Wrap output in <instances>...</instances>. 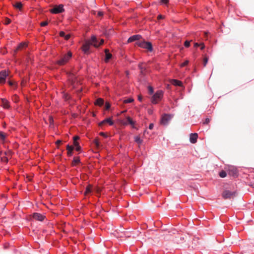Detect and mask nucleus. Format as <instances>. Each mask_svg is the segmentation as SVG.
Returning a JSON list of instances; mask_svg holds the SVG:
<instances>
[{
    "mask_svg": "<svg viewBox=\"0 0 254 254\" xmlns=\"http://www.w3.org/2000/svg\"><path fill=\"white\" fill-rule=\"evenodd\" d=\"M72 57V53L71 51H68L67 53L63 54L61 58L56 62V64L60 66L66 64Z\"/></svg>",
    "mask_w": 254,
    "mask_h": 254,
    "instance_id": "obj_1",
    "label": "nucleus"
},
{
    "mask_svg": "<svg viewBox=\"0 0 254 254\" xmlns=\"http://www.w3.org/2000/svg\"><path fill=\"white\" fill-rule=\"evenodd\" d=\"M164 92L161 90L157 91L151 97V102L153 104H158L163 98Z\"/></svg>",
    "mask_w": 254,
    "mask_h": 254,
    "instance_id": "obj_2",
    "label": "nucleus"
},
{
    "mask_svg": "<svg viewBox=\"0 0 254 254\" xmlns=\"http://www.w3.org/2000/svg\"><path fill=\"white\" fill-rule=\"evenodd\" d=\"M136 44L140 48L147 50L149 52L153 51V49L152 45L150 42H147L145 41H138L136 43Z\"/></svg>",
    "mask_w": 254,
    "mask_h": 254,
    "instance_id": "obj_3",
    "label": "nucleus"
},
{
    "mask_svg": "<svg viewBox=\"0 0 254 254\" xmlns=\"http://www.w3.org/2000/svg\"><path fill=\"white\" fill-rule=\"evenodd\" d=\"M52 14H56L61 13L64 11L63 4L55 5L53 8L49 9Z\"/></svg>",
    "mask_w": 254,
    "mask_h": 254,
    "instance_id": "obj_4",
    "label": "nucleus"
},
{
    "mask_svg": "<svg viewBox=\"0 0 254 254\" xmlns=\"http://www.w3.org/2000/svg\"><path fill=\"white\" fill-rule=\"evenodd\" d=\"M106 124H108L109 126H113L114 125V122L112 120V117L106 118L102 121L100 122L98 124V126L99 127L103 128V126Z\"/></svg>",
    "mask_w": 254,
    "mask_h": 254,
    "instance_id": "obj_5",
    "label": "nucleus"
},
{
    "mask_svg": "<svg viewBox=\"0 0 254 254\" xmlns=\"http://www.w3.org/2000/svg\"><path fill=\"white\" fill-rule=\"evenodd\" d=\"M9 76L7 70H2L0 72V84H4L6 82V78Z\"/></svg>",
    "mask_w": 254,
    "mask_h": 254,
    "instance_id": "obj_6",
    "label": "nucleus"
},
{
    "mask_svg": "<svg viewBox=\"0 0 254 254\" xmlns=\"http://www.w3.org/2000/svg\"><path fill=\"white\" fill-rule=\"evenodd\" d=\"M172 118V116L171 115L165 114L162 116L161 124L163 125H167Z\"/></svg>",
    "mask_w": 254,
    "mask_h": 254,
    "instance_id": "obj_7",
    "label": "nucleus"
},
{
    "mask_svg": "<svg viewBox=\"0 0 254 254\" xmlns=\"http://www.w3.org/2000/svg\"><path fill=\"white\" fill-rule=\"evenodd\" d=\"M126 120H127V122L122 123V124L124 125L127 126L128 125H129L131 126L132 128L137 129V128H136V126H135V122L133 121L130 117H129V116L127 117Z\"/></svg>",
    "mask_w": 254,
    "mask_h": 254,
    "instance_id": "obj_8",
    "label": "nucleus"
},
{
    "mask_svg": "<svg viewBox=\"0 0 254 254\" xmlns=\"http://www.w3.org/2000/svg\"><path fill=\"white\" fill-rule=\"evenodd\" d=\"M235 191H231L229 190H224L222 195L224 199H230L235 195Z\"/></svg>",
    "mask_w": 254,
    "mask_h": 254,
    "instance_id": "obj_9",
    "label": "nucleus"
},
{
    "mask_svg": "<svg viewBox=\"0 0 254 254\" xmlns=\"http://www.w3.org/2000/svg\"><path fill=\"white\" fill-rule=\"evenodd\" d=\"M91 45L89 40L86 41L82 46V50L84 54H88L90 50V46Z\"/></svg>",
    "mask_w": 254,
    "mask_h": 254,
    "instance_id": "obj_10",
    "label": "nucleus"
},
{
    "mask_svg": "<svg viewBox=\"0 0 254 254\" xmlns=\"http://www.w3.org/2000/svg\"><path fill=\"white\" fill-rule=\"evenodd\" d=\"M32 217L36 220L42 222L44 221L46 217L41 213L35 212L33 214Z\"/></svg>",
    "mask_w": 254,
    "mask_h": 254,
    "instance_id": "obj_11",
    "label": "nucleus"
},
{
    "mask_svg": "<svg viewBox=\"0 0 254 254\" xmlns=\"http://www.w3.org/2000/svg\"><path fill=\"white\" fill-rule=\"evenodd\" d=\"M89 41L91 44L95 48H98L99 47V39H98L95 35H92L89 40Z\"/></svg>",
    "mask_w": 254,
    "mask_h": 254,
    "instance_id": "obj_12",
    "label": "nucleus"
},
{
    "mask_svg": "<svg viewBox=\"0 0 254 254\" xmlns=\"http://www.w3.org/2000/svg\"><path fill=\"white\" fill-rule=\"evenodd\" d=\"M104 52L105 53V57L104 59V62L106 63H108L109 61L112 58V55L109 52V50L108 49H106L104 50Z\"/></svg>",
    "mask_w": 254,
    "mask_h": 254,
    "instance_id": "obj_13",
    "label": "nucleus"
},
{
    "mask_svg": "<svg viewBox=\"0 0 254 254\" xmlns=\"http://www.w3.org/2000/svg\"><path fill=\"white\" fill-rule=\"evenodd\" d=\"M142 38V36L140 35H134L133 36H130L127 40L128 43H131L135 41H138L140 40Z\"/></svg>",
    "mask_w": 254,
    "mask_h": 254,
    "instance_id": "obj_14",
    "label": "nucleus"
},
{
    "mask_svg": "<svg viewBox=\"0 0 254 254\" xmlns=\"http://www.w3.org/2000/svg\"><path fill=\"white\" fill-rule=\"evenodd\" d=\"M66 149L67 150V155L68 157H71L73 155V150L74 149V147L72 145H70L69 144H67L66 146Z\"/></svg>",
    "mask_w": 254,
    "mask_h": 254,
    "instance_id": "obj_15",
    "label": "nucleus"
},
{
    "mask_svg": "<svg viewBox=\"0 0 254 254\" xmlns=\"http://www.w3.org/2000/svg\"><path fill=\"white\" fill-rule=\"evenodd\" d=\"M170 82L176 86L183 87V82L178 79H172L170 80Z\"/></svg>",
    "mask_w": 254,
    "mask_h": 254,
    "instance_id": "obj_16",
    "label": "nucleus"
},
{
    "mask_svg": "<svg viewBox=\"0 0 254 254\" xmlns=\"http://www.w3.org/2000/svg\"><path fill=\"white\" fill-rule=\"evenodd\" d=\"M1 102V106L5 109H8L10 108V105L9 101L4 99V98H1L0 99Z\"/></svg>",
    "mask_w": 254,
    "mask_h": 254,
    "instance_id": "obj_17",
    "label": "nucleus"
},
{
    "mask_svg": "<svg viewBox=\"0 0 254 254\" xmlns=\"http://www.w3.org/2000/svg\"><path fill=\"white\" fill-rule=\"evenodd\" d=\"M198 134L196 133H190V141L191 143H195L197 141Z\"/></svg>",
    "mask_w": 254,
    "mask_h": 254,
    "instance_id": "obj_18",
    "label": "nucleus"
},
{
    "mask_svg": "<svg viewBox=\"0 0 254 254\" xmlns=\"http://www.w3.org/2000/svg\"><path fill=\"white\" fill-rule=\"evenodd\" d=\"M104 104V100L103 99L99 98L95 101V104L100 107L102 106Z\"/></svg>",
    "mask_w": 254,
    "mask_h": 254,
    "instance_id": "obj_19",
    "label": "nucleus"
},
{
    "mask_svg": "<svg viewBox=\"0 0 254 254\" xmlns=\"http://www.w3.org/2000/svg\"><path fill=\"white\" fill-rule=\"evenodd\" d=\"M80 162V160L79 157H74L72 161L71 165L73 166H76L77 164Z\"/></svg>",
    "mask_w": 254,
    "mask_h": 254,
    "instance_id": "obj_20",
    "label": "nucleus"
},
{
    "mask_svg": "<svg viewBox=\"0 0 254 254\" xmlns=\"http://www.w3.org/2000/svg\"><path fill=\"white\" fill-rule=\"evenodd\" d=\"M13 6L15 7V8L21 11L22 10L23 4L21 2H17L15 4H13Z\"/></svg>",
    "mask_w": 254,
    "mask_h": 254,
    "instance_id": "obj_21",
    "label": "nucleus"
},
{
    "mask_svg": "<svg viewBox=\"0 0 254 254\" xmlns=\"http://www.w3.org/2000/svg\"><path fill=\"white\" fill-rule=\"evenodd\" d=\"M73 146L74 147V149L78 152H80L81 150V147L79 145V143L78 142H73Z\"/></svg>",
    "mask_w": 254,
    "mask_h": 254,
    "instance_id": "obj_22",
    "label": "nucleus"
},
{
    "mask_svg": "<svg viewBox=\"0 0 254 254\" xmlns=\"http://www.w3.org/2000/svg\"><path fill=\"white\" fill-rule=\"evenodd\" d=\"M134 141L138 145H141L143 142V140L139 136H135L134 137Z\"/></svg>",
    "mask_w": 254,
    "mask_h": 254,
    "instance_id": "obj_23",
    "label": "nucleus"
},
{
    "mask_svg": "<svg viewBox=\"0 0 254 254\" xmlns=\"http://www.w3.org/2000/svg\"><path fill=\"white\" fill-rule=\"evenodd\" d=\"M27 44L25 43H21L19 44V45L17 46L16 50H20L22 49L23 48L26 47Z\"/></svg>",
    "mask_w": 254,
    "mask_h": 254,
    "instance_id": "obj_24",
    "label": "nucleus"
},
{
    "mask_svg": "<svg viewBox=\"0 0 254 254\" xmlns=\"http://www.w3.org/2000/svg\"><path fill=\"white\" fill-rule=\"evenodd\" d=\"M91 191H92V190H91V186H88L86 188L85 191L84 193H85V194L86 195L87 194H89V193H91Z\"/></svg>",
    "mask_w": 254,
    "mask_h": 254,
    "instance_id": "obj_25",
    "label": "nucleus"
},
{
    "mask_svg": "<svg viewBox=\"0 0 254 254\" xmlns=\"http://www.w3.org/2000/svg\"><path fill=\"white\" fill-rule=\"evenodd\" d=\"M6 138V135L2 131H0V139L4 141Z\"/></svg>",
    "mask_w": 254,
    "mask_h": 254,
    "instance_id": "obj_26",
    "label": "nucleus"
},
{
    "mask_svg": "<svg viewBox=\"0 0 254 254\" xmlns=\"http://www.w3.org/2000/svg\"><path fill=\"white\" fill-rule=\"evenodd\" d=\"M219 175L221 178H225L227 176V173L225 171L222 170L219 172Z\"/></svg>",
    "mask_w": 254,
    "mask_h": 254,
    "instance_id": "obj_27",
    "label": "nucleus"
},
{
    "mask_svg": "<svg viewBox=\"0 0 254 254\" xmlns=\"http://www.w3.org/2000/svg\"><path fill=\"white\" fill-rule=\"evenodd\" d=\"M2 22L5 25H8L10 23L11 20L8 18L7 17H5V18L3 19Z\"/></svg>",
    "mask_w": 254,
    "mask_h": 254,
    "instance_id": "obj_28",
    "label": "nucleus"
},
{
    "mask_svg": "<svg viewBox=\"0 0 254 254\" xmlns=\"http://www.w3.org/2000/svg\"><path fill=\"white\" fill-rule=\"evenodd\" d=\"M8 85L11 86V87H15V88H16V87H17V85H16V84L13 82V81H11V80H8Z\"/></svg>",
    "mask_w": 254,
    "mask_h": 254,
    "instance_id": "obj_29",
    "label": "nucleus"
},
{
    "mask_svg": "<svg viewBox=\"0 0 254 254\" xmlns=\"http://www.w3.org/2000/svg\"><path fill=\"white\" fill-rule=\"evenodd\" d=\"M148 93L150 95H152L154 93V89L152 86H149L148 87Z\"/></svg>",
    "mask_w": 254,
    "mask_h": 254,
    "instance_id": "obj_30",
    "label": "nucleus"
},
{
    "mask_svg": "<svg viewBox=\"0 0 254 254\" xmlns=\"http://www.w3.org/2000/svg\"><path fill=\"white\" fill-rule=\"evenodd\" d=\"M111 108V104L109 102H106L105 103V109L106 110H109Z\"/></svg>",
    "mask_w": 254,
    "mask_h": 254,
    "instance_id": "obj_31",
    "label": "nucleus"
},
{
    "mask_svg": "<svg viewBox=\"0 0 254 254\" xmlns=\"http://www.w3.org/2000/svg\"><path fill=\"white\" fill-rule=\"evenodd\" d=\"M133 101V99L132 98H128L127 99L125 100L124 103H132Z\"/></svg>",
    "mask_w": 254,
    "mask_h": 254,
    "instance_id": "obj_32",
    "label": "nucleus"
},
{
    "mask_svg": "<svg viewBox=\"0 0 254 254\" xmlns=\"http://www.w3.org/2000/svg\"><path fill=\"white\" fill-rule=\"evenodd\" d=\"M79 137L77 135H75L73 137V142H78V140L79 139Z\"/></svg>",
    "mask_w": 254,
    "mask_h": 254,
    "instance_id": "obj_33",
    "label": "nucleus"
},
{
    "mask_svg": "<svg viewBox=\"0 0 254 254\" xmlns=\"http://www.w3.org/2000/svg\"><path fill=\"white\" fill-rule=\"evenodd\" d=\"M49 123H50V126H51L54 125V119L52 117H49Z\"/></svg>",
    "mask_w": 254,
    "mask_h": 254,
    "instance_id": "obj_34",
    "label": "nucleus"
},
{
    "mask_svg": "<svg viewBox=\"0 0 254 254\" xmlns=\"http://www.w3.org/2000/svg\"><path fill=\"white\" fill-rule=\"evenodd\" d=\"M99 135L105 137V138H107L108 137L107 133L105 132H100L99 133Z\"/></svg>",
    "mask_w": 254,
    "mask_h": 254,
    "instance_id": "obj_35",
    "label": "nucleus"
},
{
    "mask_svg": "<svg viewBox=\"0 0 254 254\" xmlns=\"http://www.w3.org/2000/svg\"><path fill=\"white\" fill-rule=\"evenodd\" d=\"M48 21H45L41 22L40 25L42 27H44V26H47L48 25Z\"/></svg>",
    "mask_w": 254,
    "mask_h": 254,
    "instance_id": "obj_36",
    "label": "nucleus"
},
{
    "mask_svg": "<svg viewBox=\"0 0 254 254\" xmlns=\"http://www.w3.org/2000/svg\"><path fill=\"white\" fill-rule=\"evenodd\" d=\"M184 46L186 48H188L190 46V42L189 41H186L184 43Z\"/></svg>",
    "mask_w": 254,
    "mask_h": 254,
    "instance_id": "obj_37",
    "label": "nucleus"
},
{
    "mask_svg": "<svg viewBox=\"0 0 254 254\" xmlns=\"http://www.w3.org/2000/svg\"><path fill=\"white\" fill-rule=\"evenodd\" d=\"M64 98L65 100H66V101H67V100H69V99H70V96L67 94H64Z\"/></svg>",
    "mask_w": 254,
    "mask_h": 254,
    "instance_id": "obj_38",
    "label": "nucleus"
},
{
    "mask_svg": "<svg viewBox=\"0 0 254 254\" xmlns=\"http://www.w3.org/2000/svg\"><path fill=\"white\" fill-rule=\"evenodd\" d=\"M188 64H189V61L187 60L182 64L181 66H185L187 65H188Z\"/></svg>",
    "mask_w": 254,
    "mask_h": 254,
    "instance_id": "obj_39",
    "label": "nucleus"
},
{
    "mask_svg": "<svg viewBox=\"0 0 254 254\" xmlns=\"http://www.w3.org/2000/svg\"><path fill=\"white\" fill-rule=\"evenodd\" d=\"M60 34V36L61 37H64V38L65 37V35H66V34H65V32H64V31H61V32H60V34Z\"/></svg>",
    "mask_w": 254,
    "mask_h": 254,
    "instance_id": "obj_40",
    "label": "nucleus"
},
{
    "mask_svg": "<svg viewBox=\"0 0 254 254\" xmlns=\"http://www.w3.org/2000/svg\"><path fill=\"white\" fill-rule=\"evenodd\" d=\"M99 46L102 45H103L104 44V40L103 39H99Z\"/></svg>",
    "mask_w": 254,
    "mask_h": 254,
    "instance_id": "obj_41",
    "label": "nucleus"
},
{
    "mask_svg": "<svg viewBox=\"0 0 254 254\" xmlns=\"http://www.w3.org/2000/svg\"><path fill=\"white\" fill-rule=\"evenodd\" d=\"M207 62H208V59L207 58H205L203 60V65L204 66H206L207 63Z\"/></svg>",
    "mask_w": 254,
    "mask_h": 254,
    "instance_id": "obj_42",
    "label": "nucleus"
},
{
    "mask_svg": "<svg viewBox=\"0 0 254 254\" xmlns=\"http://www.w3.org/2000/svg\"><path fill=\"white\" fill-rule=\"evenodd\" d=\"M210 122V119L209 118H206L205 121L203 122L204 124H207Z\"/></svg>",
    "mask_w": 254,
    "mask_h": 254,
    "instance_id": "obj_43",
    "label": "nucleus"
},
{
    "mask_svg": "<svg viewBox=\"0 0 254 254\" xmlns=\"http://www.w3.org/2000/svg\"><path fill=\"white\" fill-rule=\"evenodd\" d=\"M94 143L96 147H98L100 146V142L97 140H95Z\"/></svg>",
    "mask_w": 254,
    "mask_h": 254,
    "instance_id": "obj_44",
    "label": "nucleus"
},
{
    "mask_svg": "<svg viewBox=\"0 0 254 254\" xmlns=\"http://www.w3.org/2000/svg\"><path fill=\"white\" fill-rule=\"evenodd\" d=\"M70 34H66L65 35V37H64V38L65 39V40H67L70 38Z\"/></svg>",
    "mask_w": 254,
    "mask_h": 254,
    "instance_id": "obj_45",
    "label": "nucleus"
},
{
    "mask_svg": "<svg viewBox=\"0 0 254 254\" xmlns=\"http://www.w3.org/2000/svg\"><path fill=\"white\" fill-rule=\"evenodd\" d=\"M154 127V124L153 123H151L149 124V127H148V128L149 129H152Z\"/></svg>",
    "mask_w": 254,
    "mask_h": 254,
    "instance_id": "obj_46",
    "label": "nucleus"
},
{
    "mask_svg": "<svg viewBox=\"0 0 254 254\" xmlns=\"http://www.w3.org/2000/svg\"><path fill=\"white\" fill-rule=\"evenodd\" d=\"M97 14H98V16H103L104 13H103V11H98Z\"/></svg>",
    "mask_w": 254,
    "mask_h": 254,
    "instance_id": "obj_47",
    "label": "nucleus"
},
{
    "mask_svg": "<svg viewBox=\"0 0 254 254\" xmlns=\"http://www.w3.org/2000/svg\"><path fill=\"white\" fill-rule=\"evenodd\" d=\"M169 0H161L162 3L166 4L168 2Z\"/></svg>",
    "mask_w": 254,
    "mask_h": 254,
    "instance_id": "obj_48",
    "label": "nucleus"
},
{
    "mask_svg": "<svg viewBox=\"0 0 254 254\" xmlns=\"http://www.w3.org/2000/svg\"><path fill=\"white\" fill-rule=\"evenodd\" d=\"M61 143H62V141L61 140H58L56 142V143L57 145L60 144Z\"/></svg>",
    "mask_w": 254,
    "mask_h": 254,
    "instance_id": "obj_49",
    "label": "nucleus"
},
{
    "mask_svg": "<svg viewBox=\"0 0 254 254\" xmlns=\"http://www.w3.org/2000/svg\"><path fill=\"white\" fill-rule=\"evenodd\" d=\"M166 88L167 89H170L171 88V86L170 84H167L166 85Z\"/></svg>",
    "mask_w": 254,
    "mask_h": 254,
    "instance_id": "obj_50",
    "label": "nucleus"
},
{
    "mask_svg": "<svg viewBox=\"0 0 254 254\" xmlns=\"http://www.w3.org/2000/svg\"><path fill=\"white\" fill-rule=\"evenodd\" d=\"M138 100L140 101V102H141L142 100V97L141 96H138Z\"/></svg>",
    "mask_w": 254,
    "mask_h": 254,
    "instance_id": "obj_51",
    "label": "nucleus"
},
{
    "mask_svg": "<svg viewBox=\"0 0 254 254\" xmlns=\"http://www.w3.org/2000/svg\"><path fill=\"white\" fill-rule=\"evenodd\" d=\"M237 170L235 169L233 171V175H237Z\"/></svg>",
    "mask_w": 254,
    "mask_h": 254,
    "instance_id": "obj_52",
    "label": "nucleus"
},
{
    "mask_svg": "<svg viewBox=\"0 0 254 254\" xmlns=\"http://www.w3.org/2000/svg\"><path fill=\"white\" fill-rule=\"evenodd\" d=\"M146 133H148V132L146 129H145L143 132V134L145 135Z\"/></svg>",
    "mask_w": 254,
    "mask_h": 254,
    "instance_id": "obj_53",
    "label": "nucleus"
},
{
    "mask_svg": "<svg viewBox=\"0 0 254 254\" xmlns=\"http://www.w3.org/2000/svg\"><path fill=\"white\" fill-rule=\"evenodd\" d=\"M158 19H163L165 17H162V16H160V17H157Z\"/></svg>",
    "mask_w": 254,
    "mask_h": 254,
    "instance_id": "obj_54",
    "label": "nucleus"
},
{
    "mask_svg": "<svg viewBox=\"0 0 254 254\" xmlns=\"http://www.w3.org/2000/svg\"><path fill=\"white\" fill-rule=\"evenodd\" d=\"M148 113H149V114H152V110H148Z\"/></svg>",
    "mask_w": 254,
    "mask_h": 254,
    "instance_id": "obj_55",
    "label": "nucleus"
},
{
    "mask_svg": "<svg viewBox=\"0 0 254 254\" xmlns=\"http://www.w3.org/2000/svg\"><path fill=\"white\" fill-rule=\"evenodd\" d=\"M92 14L95 15L96 14V11H92Z\"/></svg>",
    "mask_w": 254,
    "mask_h": 254,
    "instance_id": "obj_56",
    "label": "nucleus"
},
{
    "mask_svg": "<svg viewBox=\"0 0 254 254\" xmlns=\"http://www.w3.org/2000/svg\"><path fill=\"white\" fill-rule=\"evenodd\" d=\"M4 159H5V161L6 162H8V159H7V158L5 157V158H4Z\"/></svg>",
    "mask_w": 254,
    "mask_h": 254,
    "instance_id": "obj_57",
    "label": "nucleus"
},
{
    "mask_svg": "<svg viewBox=\"0 0 254 254\" xmlns=\"http://www.w3.org/2000/svg\"><path fill=\"white\" fill-rule=\"evenodd\" d=\"M211 13H210V11H208V14H210Z\"/></svg>",
    "mask_w": 254,
    "mask_h": 254,
    "instance_id": "obj_58",
    "label": "nucleus"
},
{
    "mask_svg": "<svg viewBox=\"0 0 254 254\" xmlns=\"http://www.w3.org/2000/svg\"><path fill=\"white\" fill-rule=\"evenodd\" d=\"M197 45H197V43H195V46H197Z\"/></svg>",
    "mask_w": 254,
    "mask_h": 254,
    "instance_id": "obj_59",
    "label": "nucleus"
},
{
    "mask_svg": "<svg viewBox=\"0 0 254 254\" xmlns=\"http://www.w3.org/2000/svg\"><path fill=\"white\" fill-rule=\"evenodd\" d=\"M205 34L206 35H207V33L205 32Z\"/></svg>",
    "mask_w": 254,
    "mask_h": 254,
    "instance_id": "obj_60",
    "label": "nucleus"
},
{
    "mask_svg": "<svg viewBox=\"0 0 254 254\" xmlns=\"http://www.w3.org/2000/svg\"><path fill=\"white\" fill-rule=\"evenodd\" d=\"M158 16H162V15H161V14H159Z\"/></svg>",
    "mask_w": 254,
    "mask_h": 254,
    "instance_id": "obj_61",
    "label": "nucleus"
}]
</instances>
